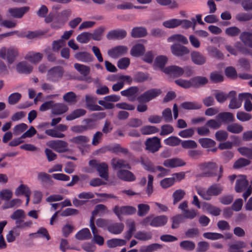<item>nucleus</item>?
Here are the masks:
<instances>
[{"instance_id": "4468645a", "label": "nucleus", "mask_w": 252, "mask_h": 252, "mask_svg": "<svg viewBox=\"0 0 252 252\" xmlns=\"http://www.w3.org/2000/svg\"><path fill=\"white\" fill-rule=\"evenodd\" d=\"M136 211V209L131 206H123L121 207L115 206L114 208V213L120 220H121L122 215H132L134 214Z\"/></svg>"}, {"instance_id": "5701e85b", "label": "nucleus", "mask_w": 252, "mask_h": 252, "mask_svg": "<svg viewBox=\"0 0 252 252\" xmlns=\"http://www.w3.org/2000/svg\"><path fill=\"white\" fill-rule=\"evenodd\" d=\"M43 54L38 52H30L25 56V59L33 63H37L42 60Z\"/></svg>"}, {"instance_id": "4be33fe9", "label": "nucleus", "mask_w": 252, "mask_h": 252, "mask_svg": "<svg viewBox=\"0 0 252 252\" xmlns=\"http://www.w3.org/2000/svg\"><path fill=\"white\" fill-rule=\"evenodd\" d=\"M191 59L192 62L197 65L203 64L206 62V58L197 51H193L191 53Z\"/></svg>"}, {"instance_id": "393cba45", "label": "nucleus", "mask_w": 252, "mask_h": 252, "mask_svg": "<svg viewBox=\"0 0 252 252\" xmlns=\"http://www.w3.org/2000/svg\"><path fill=\"white\" fill-rule=\"evenodd\" d=\"M16 69L19 73L29 74L32 71L33 67L26 62H21L17 64Z\"/></svg>"}, {"instance_id": "e433bc0d", "label": "nucleus", "mask_w": 252, "mask_h": 252, "mask_svg": "<svg viewBox=\"0 0 252 252\" xmlns=\"http://www.w3.org/2000/svg\"><path fill=\"white\" fill-rule=\"evenodd\" d=\"M134 237L139 240L146 241L152 239V234L151 232L139 231L134 234Z\"/></svg>"}, {"instance_id": "a19ab883", "label": "nucleus", "mask_w": 252, "mask_h": 252, "mask_svg": "<svg viewBox=\"0 0 252 252\" xmlns=\"http://www.w3.org/2000/svg\"><path fill=\"white\" fill-rule=\"evenodd\" d=\"M240 38L247 46L252 48V34L248 32H242Z\"/></svg>"}, {"instance_id": "cd10ccee", "label": "nucleus", "mask_w": 252, "mask_h": 252, "mask_svg": "<svg viewBox=\"0 0 252 252\" xmlns=\"http://www.w3.org/2000/svg\"><path fill=\"white\" fill-rule=\"evenodd\" d=\"M86 101L87 108L92 111H101L103 109L101 106L94 104L95 99L91 95H86Z\"/></svg>"}, {"instance_id": "0eeeda50", "label": "nucleus", "mask_w": 252, "mask_h": 252, "mask_svg": "<svg viewBox=\"0 0 252 252\" xmlns=\"http://www.w3.org/2000/svg\"><path fill=\"white\" fill-rule=\"evenodd\" d=\"M91 166L95 168L99 176L106 180L108 179V165L104 162H99L96 160H91L89 161Z\"/></svg>"}, {"instance_id": "8fccbe9b", "label": "nucleus", "mask_w": 252, "mask_h": 252, "mask_svg": "<svg viewBox=\"0 0 252 252\" xmlns=\"http://www.w3.org/2000/svg\"><path fill=\"white\" fill-rule=\"evenodd\" d=\"M246 244L242 241L237 242L229 247V252H243L242 249L246 247Z\"/></svg>"}, {"instance_id": "0e129e2a", "label": "nucleus", "mask_w": 252, "mask_h": 252, "mask_svg": "<svg viewBox=\"0 0 252 252\" xmlns=\"http://www.w3.org/2000/svg\"><path fill=\"white\" fill-rule=\"evenodd\" d=\"M227 129L229 132L233 133H239L243 130V126L237 123H233L228 125Z\"/></svg>"}, {"instance_id": "bb28decb", "label": "nucleus", "mask_w": 252, "mask_h": 252, "mask_svg": "<svg viewBox=\"0 0 252 252\" xmlns=\"http://www.w3.org/2000/svg\"><path fill=\"white\" fill-rule=\"evenodd\" d=\"M90 227L94 235L93 241L99 245H102L104 243V239L102 237L98 234V230L95 227L94 223H93L92 220L90 224Z\"/></svg>"}, {"instance_id": "de8ad7c7", "label": "nucleus", "mask_w": 252, "mask_h": 252, "mask_svg": "<svg viewBox=\"0 0 252 252\" xmlns=\"http://www.w3.org/2000/svg\"><path fill=\"white\" fill-rule=\"evenodd\" d=\"M126 244V241L125 240L121 239H112L107 241V246L109 248L122 246L125 245Z\"/></svg>"}, {"instance_id": "13d9d810", "label": "nucleus", "mask_w": 252, "mask_h": 252, "mask_svg": "<svg viewBox=\"0 0 252 252\" xmlns=\"http://www.w3.org/2000/svg\"><path fill=\"white\" fill-rule=\"evenodd\" d=\"M112 164L114 168L119 169L122 168H130L128 164L125 161L121 159H113Z\"/></svg>"}, {"instance_id": "6ab92c4d", "label": "nucleus", "mask_w": 252, "mask_h": 252, "mask_svg": "<svg viewBox=\"0 0 252 252\" xmlns=\"http://www.w3.org/2000/svg\"><path fill=\"white\" fill-rule=\"evenodd\" d=\"M240 99H244V108L246 111L250 112L252 110V103L251 100H252V94L250 93H241L239 94Z\"/></svg>"}, {"instance_id": "09e8293b", "label": "nucleus", "mask_w": 252, "mask_h": 252, "mask_svg": "<svg viewBox=\"0 0 252 252\" xmlns=\"http://www.w3.org/2000/svg\"><path fill=\"white\" fill-rule=\"evenodd\" d=\"M198 142L204 148H212L216 145V142L210 138H200L198 140Z\"/></svg>"}, {"instance_id": "f704fd0d", "label": "nucleus", "mask_w": 252, "mask_h": 252, "mask_svg": "<svg viewBox=\"0 0 252 252\" xmlns=\"http://www.w3.org/2000/svg\"><path fill=\"white\" fill-rule=\"evenodd\" d=\"M68 110L67 106L63 103H54L52 108V113L55 115H60L65 113Z\"/></svg>"}, {"instance_id": "20e7f679", "label": "nucleus", "mask_w": 252, "mask_h": 252, "mask_svg": "<svg viewBox=\"0 0 252 252\" xmlns=\"http://www.w3.org/2000/svg\"><path fill=\"white\" fill-rule=\"evenodd\" d=\"M167 217L161 215L154 217L149 216L143 220L142 223L144 225H150L153 227H160L164 225L167 222Z\"/></svg>"}, {"instance_id": "423d86ee", "label": "nucleus", "mask_w": 252, "mask_h": 252, "mask_svg": "<svg viewBox=\"0 0 252 252\" xmlns=\"http://www.w3.org/2000/svg\"><path fill=\"white\" fill-rule=\"evenodd\" d=\"M18 54V50L14 47L7 48L3 47L0 49V58L6 60L9 64L14 62Z\"/></svg>"}, {"instance_id": "b1692460", "label": "nucleus", "mask_w": 252, "mask_h": 252, "mask_svg": "<svg viewBox=\"0 0 252 252\" xmlns=\"http://www.w3.org/2000/svg\"><path fill=\"white\" fill-rule=\"evenodd\" d=\"M126 35V32L124 30H116L109 32L107 35L108 39H121Z\"/></svg>"}, {"instance_id": "4d7b16f0", "label": "nucleus", "mask_w": 252, "mask_h": 252, "mask_svg": "<svg viewBox=\"0 0 252 252\" xmlns=\"http://www.w3.org/2000/svg\"><path fill=\"white\" fill-rule=\"evenodd\" d=\"M92 38V33L89 32H84L79 34L76 37V40L81 43H87Z\"/></svg>"}, {"instance_id": "79ce46f5", "label": "nucleus", "mask_w": 252, "mask_h": 252, "mask_svg": "<svg viewBox=\"0 0 252 252\" xmlns=\"http://www.w3.org/2000/svg\"><path fill=\"white\" fill-rule=\"evenodd\" d=\"M167 41L168 42L178 41L184 44H187L188 43V39L184 35L180 34H174L170 36L168 38Z\"/></svg>"}, {"instance_id": "1a4fd4ad", "label": "nucleus", "mask_w": 252, "mask_h": 252, "mask_svg": "<svg viewBox=\"0 0 252 252\" xmlns=\"http://www.w3.org/2000/svg\"><path fill=\"white\" fill-rule=\"evenodd\" d=\"M161 93L158 89H152L145 92L140 95L137 99L139 102H147L158 96Z\"/></svg>"}, {"instance_id": "bf43d9fd", "label": "nucleus", "mask_w": 252, "mask_h": 252, "mask_svg": "<svg viewBox=\"0 0 252 252\" xmlns=\"http://www.w3.org/2000/svg\"><path fill=\"white\" fill-rule=\"evenodd\" d=\"M156 2L162 6H168L171 9L176 8L178 4L175 0H156Z\"/></svg>"}, {"instance_id": "c03bdc74", "label": "nucleus", "mask_w": 252, "mask_h": 252, "mask_svg": "<svg viewBox=\"0 0 252 252\" xmlns=\"http://www.w3.org/2000/svg\"><path fill=\"white\" fill-rule=\"evenodd\" d=\"M192 86L198 87L206 84L208 82V79L203 76H197L191 79Z\"/></svg>"}, {"instance_id": "dca6fc26", "label": "nucleus", "mask_w": 252, "mask_h": 252, "mask_svg": "<svg viewBox=\"0 0 252 252\" xmlns=\"http://www.w3.org/2000/svg\"><path fill=\"white\" fill-rule=\"evenodd\" d=\"M172 53L178 57H181L189 54V49L183 45L179 44H174L171 46Z\"/></svg>"}, {"instance_id": "338daca9", "label": "nucleus", "mask_w": 252, "mask_h": 252, "mask_svg": "<svg viewBox=\"0 0 252 252\" xmlns=\"http://www.w3.org/2000/svg\"><path fill=\"white\" fill-rule=\"evenodd\" d=\"M38 236L42 237H45L47 240H49L50 238L47 229L43 227L39 228L36 233H31L30 234V236L31 237H36Z\"/></svg>"}, {"instance_id": "f8f14e48", "label": "nucleus", "mask_w": 252, "mask_h": 252, "mask_svg": "<svg viewBox=\"0 0 252 252\" xmlns=\"http://www.w3.org/2000/svg\"><path fill=\"white\" fill-rule=\"evenodd\" d=\"M44 33L45 32L42 31H29L28 32H19L18 31H14L13 32L6 33L5 36H9L16 34L18 35V36L20 37H26L29 39H32L38 37L40 36L43 35Z\"/></svg>"}, {"instance_id": "49530a36", "label": "nucleus", "mask_w": 252, "mask_h": 252, "mask_svg": "<svg viewBox=\"0 0 252 252\" xmlns=\"http://www.w3.org/2000/svg\"><path fill=\"white\" fill-rule=\"evenodd\" d=\"M162 248L158 244H153L148 246H143L140 247L139 252H154V251Z\"/></svg>"}, {"instance_id": "3c124183", "label": "nucleus", "mask_w": 252, "mask_h": 252, "mask_svg": "<svg viewBox=\"0 0 252 252\" xmlns=\"http://www.w3.org/2000/svg\"><path fill=\"white\" fill-rule=\"evenodd\" d=\"M74 68L82 75L87 76L90 72V68L85 65L76 63L74 64Z\"/></svg>"}, {"instance_id": "680f3d73", "label": "nucleus", "mask_w": 252, "mask_h": 252, "mask_svg": "<svg viewBox=\"0 0 252 252\" xmlns=\"http://www.w3.org/2000/svg\"><path fill=\"white\" fill-rule=\"evenodd\" d=\"M105 29V28L103 27H100L95 29L93 33H92V38L96 41L101 40Z\"/></svg>"}, {"instance_id": "864d4df0", "label": "nucleus", "mask_w": 252, "mask_h": 252, "mask_svg": "<svg viewBox=\"0 0 252 252\" xmlns=\"http://www.w3.org/2000/svg\"><path fill=\"white\" fill-rule=\"evenodd\" d=\"M86 111L83 109H78L74 110L70 114L67 115L66 119L68 121H71L79 118L85 114Z\"/></svg>"}, {"instance_id": "774afa93", "label": "nucleus", "mask_w": 252, "mask_h": 252, "mask_svg": "<svg viewBox=\"0 0 252 252\" xmlns=\"http://www.w3.org/2000/svg\"><path fill=\"white\" fill-rule=\"evenodd\" d=\"M206 125L211 128L217 129L221 126V123L218 119H211L207 122Z\"/></svg>"}, {"instance_id": "a211bd4d", "label": "nucleus", "mask_w": 252, "mask_h": 252, "mask_svg": "<svg viewBox=\"0 0 252 252\" xmlns=\"http://www.w3.org/2000/svg\"><path fill=\"white\" fill-rule=\"evenodd\" d=\"M29 10V7L27 6L21 8H11L8 9V13L11 17L21 18Z\"/></svg>"}, {"instance_id": "f3484780", "label": "nucleus", "mask_w": 252, "mask_h": 252, "mask_svg": "<svg viewBox=\"0 0 252 252\" xmlns=\"http://www.w3.org/2000/svg\"><path fill=\"white\" fill-rule=\"evenodd\" d=\"M248 181L245 175H238L236 179L235 189L237 192H241L247 188Z\"/></svg>"}, {"instance_id": "69168bd1", "label": "nucleus", "mask_w": 252, "mask_h": 252, "mask_svg": "<svg viewBox=\"0 0 252 252\" xmlns=\"http://www.w3.org/2000/svg\"><path fill=\"white\" fill-rule=\"evenodd\" d=\"M20 235V231L15 227L9 231L6 235V239L8 242H12L15 241L16 237Z\"/></svg>"}, {"instance_id": "7c9ffc66", "label": "nucleus", "mask_w": 252, "mask_h": 252, "mask_svg": "<svg viewBox=\"0 0 252 252\" xmlns=\"http://www.w3.org/2000/svg\"><path fill=\"white\" fill-rule=\"evenodd\" d=\"M107 212V208L104 205L99 204L96 205L92 213V216L90 219V224L91 223L92 220L93 223H94V218L96 215H102Z\"/></svg>"}, {"instance_id": "37998d69", "label": "nucleus", "mask_w": 252, "mask_h": 252, "mask_svg": "<svg viewBox=\"0 0 252 252\" xmlns=\"http://www.w3.org/2000/svg\"><path fill=\"white\" fill-rule=\"evenodd\" d=\"M147 34V31L145 28L143 27L134 28L131 33L133 37L137 38L145 36Z\"/></svg>"}, {"instance_id": "c85d7f7f", "label": "nucleus", "mask_w": 252, "mask_h": 252, "mask_svg": "<svg viewBox=\"0 0 252 252\" xmlns=\"http://www.w3.org/2000/svg\"><path fill=\"white\" fill-rule=\"evenodd\" d=\"M119 178L126 181H133L135 180L134 175L128 170H121L118 173Z\"/></svg>"}, {"instance_id": "5fc2aeb1", "label": "nucleus", "mask_w": 252, "mask_h": 252, "mask_svg": "<svg viewBox=\"0 0 252 252\" xmlns=\"http://www.w3.org/2000/svg\"><path fill=\"white\" fill-rule=\"evenodd\" d=\"M201 104L196 102H185L181 104L182 108L187 110L198 109L201 107Z\"/></svg>"}, {"instance_id": "9b49d317", "label": "nucleus", "mask_w": 252, "mask_h": 252, "mask_svg": "<svg viewBox=\"0 0 252 252\" xmlns=\"http://www.w3.org/2000/svg\"><path fill=\"white\" fill-rule=\"evenodd\" d=\"M146 149L154 153L159 150L161 148L160 139L157 137L149 138L145 142Z\"/></svg>"}, {"instance_id": "f257e3e1", "label": "nucleus", "mask_w": 252, "mask_h": 252, "mask_svg": "<svg viewBox=\"0 0 252 252\" xmlns=\"http://www.w3.org/2000/svg\"><path fill=\"white\" fill-rule=\"evenodd\" d=\"M223 190L222 187L219 184H214L210 186L207 189H198L197 193L205 200H210L213 196H217L220 194Z\"/></svg>"}, {"instance_id": "ea45409f", "label": "nucleus", "mask_w": 252, "mask_h": 252, "mask_svg": "<svg viewBox=\"0 0 252 252\" xmlns=\"http://www.w3.org/2000/svg\"><path fill=\"white\" fill-rule=\"evenodd\" d=\"M168 61V58L164 56H158L155 60L154 62V66L155 67H158L161 69L163 71V70L165 68L164 67L166 63Z\"/></svg>"}, {"instance_id": "a878e982", "label": "nucleus", "mask_w": 252, "mask_h": 252, "mask_svg": "<svg viewBox=\"0 0 252 252\" xmlns=\"http://www.w3.org/2000/svg\"><path fill=\"white\" fill-rule=\"evenodd\" d=\"M202 208L204 212H208L213 216H218L221 212V210L216 206L209 203H205L202 206Z\"/></svg>"}, {"instance_id": "412c9836", "label": "nucleus", "mask_w": 252, "mask_h": 252, "mask_svg": "<svg viewBox=\"0 0 252 252\" xmlns=\"http://www.w3.org/2000/svg\"><path fill=\"white\" fill-rule=\"evenodd\" d=\"M138 89L136 87H131L127 90L121 91V94L123 96L128 97V99L133 101L135 100Z\"/></svg>"}, {"instance_id": "72a5a7b5", "label": "nucleus", "mask_w": 252, "mask_h": 252, "mask_svg": "<svg viewBox=\"0 0 252 252\" xmlns=\"http://www.w3.org/2000/svg\"><path fill=\"white\" fill-rule=\"evenodd\" d=\"M31 193V190L28 185L21 184L15 189V194L18 196L20 195H26Z\"/></svg>"}, {"instance_id": "c756f323", "label": "nucleus", "mask_w": 252, "mask_h": 252, "mask_svg": "<svg viewBox=\"0 0 252 252\" xmlns=\"http://www.w3.org/2000/svg\"><path fill=\"white\" fill-rule=\"evenodd\" d=\"M145 51L144 46L141 43L134 45L130 50V54L133 57H139L143 54Z\"/></svg>"}, {"instance_id": "58836bf2", "label": "nucleus", "mask_w": 252, "mask_h": 252, "mask_svg": "<svg viewBox=\"0 0 252 252\" xmlns=\"http://www.w3.org/2000/svg\"><path fill=\"white\" fill-rule=\"evenodd\" d=\"M71 142L75 143L79 145V148L81 149V146L86 147L87 143L89 142V139L84 136H79L73 137L70 140Z\"/></svg>"}, {"instance_id": "2eb2a0df", "label": "nucleus", "mask_w": 252, "mask_h": 252, "mask_svg": "<svg viewBox=\"0 0 252 252\" xmlns=\"http://www.w3.org/2000/svg\"><path fill=\"white\" fill-rule=\"evenodd\" d=\"M163 164L167 168H173L186 165V162L180 158H171L165 160Z\"/></svg>"}, {"instance_id": "9d476101", "label": "nucleus", "mask_w": 252, "mask_h": 252, "mask_svg": "<svg viewBox=\"0 0 252 252\" xmlns=\"http://www.w3.org/2000/svg\"><path fill=\"white\" fill-rule=\"evenodd\" d=\"M47 146L58 153H63L68 150V144L62 140H51L46 143Z\"/></svg>"}, {"instance_id": "a18cd8bd", "label": "nucleus", "mask_w": 252, "mask_h": 252, "mask_svg": "<svg viewBox=\"0 0 252 252\" xmlns=\"http://www.w3.org/2000/svg\"><path fill=\"white\" fill-rule=\"evenodd\" d=\"M180 19H171L163 22V26L168 29H174L180 26Z\"/></svg>"}, {"instance_id": "e2e57ef3", "label": "nucleus", "mask_w": 252, "mask_h": 252, "mask_svg": "<svg viewBox=\"0 0 252 252\" xmlns=\"http://www.w3.org/2000/svg\"><path fill=\"white\" fill-rule=\"evenodd\" d=\"M13 196L12 191L8 189H2L0 191V198L3 200L9 201Z\"/></svg>"}, {"instance_id": "603ef678", "label": "nucleus", "mask_w": 252, "mask_h": 252, "mask_svg": "<svg viewBox=\"0 0 252 252\" xmlns=\"http://www.w3.org/2000/svg\"><path fill=\"white\" fill-rule=\"evenodd\" d=\"M158 131L159 129L153 126H145L141 128V132L144 135L152 134Z\"/></svg>"}, {"instance_id": "7ed1b4c3", "label": "nucleus", "mask_w": 252, "mask_h": 252, "mask_svg": "<svg viewBox=\"0 0 252 252\" xmlns=\"http://www.w3.org/2000/svg\"><path fill=\"white\" fill-rule=\"evenodd\" d=\"M185 70L186 71V76H189L192 73L191 68L189 67H185L184 70L182 67L176 65H172L165 67L163 70V72L171 76L178 77L183 75Z\"/></svg>"}, {"instance_id": "aec40b11", "label": "nucleus", "mask_w": 252, "mask_h": 252, "mask_svg": "<svg viewBox=\"0 0 252 252\" xmlns=\"http://www.w3.org/2000/svg\"><path fill=\"white\" fill-rule=\"evenodd\" d=\"M124 229V224L121 222H114L109 224L107 226L108 231L113 234H119Z\"/></svg>"}, {"instance_id": "052dcab7", "label": "nucleus", "mask_w": 252, "mask_h": 252, "mask_svg": "<svg viewBox=\"0 0 252 252\" xmlns=\"http://www.w3.org/2000/svg\"><path fill=\"white\" fill-rule=\"evenodd\" d=\"M181 142V140L176 136H170L164 140V143L165 145L172 147L179 145Z\"/></svg>"}, {"instance_id": "6e6d98bb", "label": "nucleus", "mask_w": 252, "mask_h": 252, "mask_svg": "<svg viewBox=\"0 0 252 252\" xmlns=\"http://www.w3.org/2000/svg\"><path fill=\"white\" fill-rule=\"evenodd\" d=\"M92 235L88 228H84L76 234V237L79 240H85L91 238Z\"/></svg>"}, {"instance_id": "2f4dec72", "label": "nucleus", "mask_w": 252, "mask_h": 252, "mask_svg": "<svg viewBox=\"0 0 252 252\" xmlns=\"http://www.w3.org/2000/svg\"><path fill=\"white\" fill-rule=\"evenodd\" d=\"M74 57L77 60L82 62H90L93 60V56L86 52H81L75 54Z\"/></svg>"}, {"instance_id": "f03ea898", "label": "nucleus", "mask_w": 252, "mask_h": 252, "mask_svg": "<svg viewBox=\"0 0 252 252\" xmlns=\"http://www.w3.org/2000/svg\"><path fill=\"white\" fill-rule=\"evenodd\" d=\"M201 171L200 176L206 177H211L217 175L218 165L214 162H207L200 164L198 166Z\"/></svg>"}, {"instance_id": "4c0bfd02", "label": "nucleus", "mask_w": 252, "mask_h": 252, "mask_svg": "<svg viewBox=\"0 0 252 252\" xmlns=\"http://www.w3.org/2000/svg\"><path fill=\"white\" fill-rule=\"evenodd\" d=\"M126 226L128 228L127 231H126L125 238L127 240H129L133 233L136 230L135 223L133 220H128L126 222Z\"/></svg>"}, {"instance_id": "39448f33", "label": "nucleus", "mask_w": 252, "mask_h": 252, "mask_svg": "<svg viewBox=\"0 0 252 252\" xmlns=\"http://www.w3.org/2000/svg\"><path fill=\"white\" fill-rule=\"evenodd\" d=\"M71 13V10L69 9L64 10L59 13L56 19L51 24V28L55 29L61 28L68 20Z\"/></svg>"}, {"instance_id": "ddd939ff", "label": "nucleus", "mask_w": 252, "mask_h": 252, "mask_svg": "<svg viewBox=\"0 0 252 252\" xmlns=\"http://www.w3.org/2000/svg\"><path fill=\"white\" fill-rule=\"evenodd\" d=\"M128 48L124 45L115 46L108 51V55L112 58L117 59L127 53Z\"/></svg>"}, {"instance_id": "c9c22d12", "label": "nucleus", "mask_w": 252, "mask_h": 252, "mask_svg": "<svg viewBox=\"0 0 252 252\" xmlns=\"http://www.w3.org/2000/svg\"><path fill=\"white\" fill-rule=\"evenodd\" d=\"M141 162L145 170L152 172H156V166L149 158H142Z\"/></svg>"}, {"instance_id": "473e14b6", "label": "nucleus", "mask_w": 252, "mask_h": 252, "mask_svg": "<svg viewBox=\"0 0 252 252\" xmlns=\"http://www.w3.org/2000/svg\"><path fill=\"white\" fill-rule=\"evenodd\" d=\"M221 123H227L233 122L234 120V117L230 112H222L219 113L217 117Z\"/></svg>"}, {"instance_id": "6e6552de", "label": "nucleus", "mask_w": 252, "mask_h": 252, "mask_svg": "<svg viewBox=\"0 0 252 252\" xmlns=\"http://www.w3.org/2000/svg\"><path fill=\"white\" fill-rule=\"evenodd\" d=\"M63 72L62 67L60 66L53 67L48 71L47 79L53 82H57L62 78Z\"/></svg>"}]
</instances>
